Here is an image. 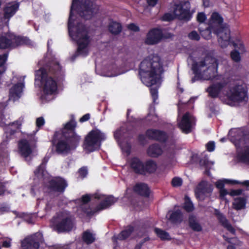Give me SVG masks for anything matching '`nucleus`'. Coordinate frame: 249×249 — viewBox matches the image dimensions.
<instances>
[{
    "label": "nucleus",
    "mask_w": 249,
    "mask_h": 249,
    "mask_svg": "<svg viewBox=\"0 0 249 249\" xmlns=\"http://www.w3.org/2000/svg\"><path fill=\"white\" fill-rule=\"evenodd\" d=\"M182 219H167V223L175 225L177 223H180L182 221Z\"/></svg>",
    "instance_id": "nucleus-54"
},
{
    "label": "nucleus",
    "mask_w": 249,
    "mask_h": 249,
    "mask_svg": "<svg viewBox=\"0 0 249 249\" xmlns=\"http://www.w3.org/2000/svg\"><path fill=\"white\" fill-rule=\"evenodd\" d=\"M182 216V212L178 209L175 208L173 210L169 211L168 212L166 215V218H179Z\"/></svg>",
    "instance_id": "nucleus-39"
},
{
    "label": "nucleus",
    "mask_w": 249,
    "mask_h": 249,
    "mask_svg": "<svg viewBox=\"0 0 249 249\" xmlns=\"http://www.w3.org/2000/svg\"><path fill=\"white\" fill-rule=\"evenodd\" d=\"M94 195H85L82 196L81 198V201L83 204H85L88 203L90 201V200L91 199V198L94 197Z\"/></svg>",
    "instance_id": "nucleus-48"
},
{
    "label": "nucleus",
    "mask_w": 249,
    "mask_h": 249,
    "mask_svg": "<svg viewBox=\"0 0 249 249\" xmlns=\"http://www.w3.org/2000/svg\"><path fill=\"white\" fill-rule=\"evenodd\" d=\"M53 225V230L58 233L70 231L72 230L74 223L72 219H61Z\"/></svg>",
    "instance_id": "nucleus-20"
},
{
    "label": "nucleus",
    "mask_w": 249,
    "mask_h": 249,
    "mask_svg": "<svg viewBox=\"0 0 249 249\" xmlns=\"http://www.w3.org/2000/svg\"><path fill=\"white\" fill-rule=\"evenodd\" d=\"M134 227L133 226L129 225L126 228L121 231L117 235L113 236L112 237L113 242H117V241L120 240L123 241L127 239L134 232Z\"/></svg>",
    "instance_id": "nucleus-25"
},
{
    "label": "nucleus",
    "mask_w": 249,
    "mask_h": 249,
    "mask_svg": "<svg viewBox=\"0 0 249 249\" xmlns=\"http://www.w3.org/2000/svg\"><path fill=\"white\" fill-rule=\"evenodd\" d=\"M146 136L149 138L160 141H164L166 138V135L164 132L153 129L147 130Z\"/></svg>",
    "instance_id": "nucleus-26"
},
{
    "label": "nucleus",
    "mask_w": 249,
    "mask_h": 249,
    "mask_svg": "<svg viewBox=\"0 0 249 249\" xmlns=\"http://www.w3.org/2000/svg\"><path fill=\"white\" fill-rule=\"evenodd\" d=\"M225 183H231L232 184L239 183V181L237 180H229L228 179L219 180L215 182V185L219 189H222L224 188Z\"/></svg>",
    "instance_id": "nucleus-42"
},
{
    "label": "nucleus",
    "mask_w": 249,
    "mask_h": 249,
    "mask_svg": "<svg viewBox=\"0 0 249 249\" xmlns=\"http://www.w3.org/2000/svg\"><path fill=\"white\" fill-rule=\"evenodd\" d=\"M16 216L18 218H23V217H27V218H33L38 216L36 215V213H15Z\"/></svg>",
    "instance_id": "nucleus-45"
},
{
    "label": "nucleus",
    "mask_w": 249,
    "mask_h": 249,
    "mask_svg": "<svg viewBox=\"0 0 249 249\" xmlns=\"http://www.w3.org/2000/svg\"><path fill=\"white\" fill-rule=\"evenodd\" d=\"M189 227L194 231L199 232L202 230L201 225L196 221V219H189Z\"/></svg>",
    "instance_id": "nucleus-37"
},
{
    "label": "nucleus",
    "mask_w": 249,
    "mask_h": 249,
    "mask_svg": "<svg viewBox=\"0 0 249 249\" xmlns=\"http://www.w3.org/2000/svg\"><path fill=\"white\" fill-rule=\"evenodd\" d=\"M242 193L241 190H232L229 193V194L231 196H237L241 194Z\"/></svg>",
    "instance_id": "nucleus-59"
},
{
    "label": "nucleus",
    "mask_w": 249,
    "mask_h": 249,
    "mask_svg": "<svg viewBox=\"0 0 249 249\" xmlns=\"http://www.w3.org/2000/svg\"><path fill=\"white\" fill-rule=\"evenodd\" d=\"M206 19V16L204 13H199L197 16V20L200 23H203Z\"/></svg>",
    "instance_id": "nucleus-51"
},
{
    "label": "nucleus",
    "mask_w": 249,
    "mask_h": 249,
    "mask_svg": "<svg viewBox=\"0 0 249 249\" xmlns=\"http://www.w3.org/2000/svg\"><path fill=\"white\" fill-rule=\"evenodd\" d=\"M163 72L161 59L157 55H151L146 57L139 66L141 79L148 87L158 84Z\"/></svg>",
    "instance_id": "nucleus-2"
},
{
    "label": "nucleus",
    "mask_w": 249,
    "mask_h": 249,
    "mask_svg": "<svg viewBox=\"0 0 249 249\" xmlns=\"http://www.w3.org/2000/svg\"><path fill=\"white\" fill-rule=\"evenodd\" d=\"M220 197L221 199H224L225 196L229 194V192L224 188L220 189L219 191Z\"/></svg>",
    "instance_id": "nucleus-56"
},
{
    "label": "nucleus",
    "mask_w": 249,
    "mask_h": 249,
    "mask_svg": "<svg viewBox=\"0 0 249 249\" xmlns=\"http://www.w3.org/2000/svg\"><path fill=\"white\" fill-rule=\"evenodd\" d=\"M157 87V85H156L150 89V93L153 98V102L155 103L158 98Z\"/></svg>",
    "instance_id": "nucleus-46"
},
{
    "label": "nucleus",
    "mask_w": 249,
    "mask_h": 249,
    "mask_svg": "<svg viewBox=\"0 0 249 249\" xmlns=\"http://www.w3.org/2000/svg\"><path fill=\"white\" fill-rule=\"evenodd\" d=\"M123 73V72L118 71L117 68L113 67V71L112 72H108L107 73L105 74L104 75L107 77H113L122 74Z\"/></svg>",
    "instance_id": "nucleus-47"
},
{
    "label": "nucleus",
    "mask_w": 249,
    "mask_h": 249,
    "mask_svg": "<svg viewBox=\"0 0 249 249\" xmlns=\"http://www.w3.org/2000/svg\"><path fill=\"white\" fill-rule=\"evenodd\" d=\"M154 232L157 236L162 241H170L172 239L169 233L163 230L155 228L154 229Z\"/></svg>",
    "instance_id": "nucleus-34"
},
{
    "label": "nucleus",
    "mask_w": 249,
    "mask_h": 249,
    "mask_svg": "<svg viewBox=\"0 0 249 249\" xmlns=\"http://www.w3.org/2000/svg\"><path fill=\"white\" fill-rule=\"evenodd\" d=\"M184 208L185 210L187 212H191L194 209L192 202L190 200V198L187 196H186L185 197Z\"/></svg>",
    "instance_id": "nucleus-43"
},
{
    "label": "nucleus",
    "mask_w": 249,
    "mask_h": 249,
    "mask_svg": "<svg viewBox=\"0 0 249 249\" xmlns=\"http://www.w3.org/2000/svg\"><path fill=\"white\" fill-rule=\"evenodd\" d=\"M76 124L74 121L71 120L64 125L61 130L62 138L56 145L57 153L66 154L75 148L80 139L74 131Z\"/></svg>",
    "instance_id": "nucleus-3"
},
{
    "label": "nucleus",
    "mask_w": 249,
    "mask_h": 249,
    "mask_svg": "<svg viewBox=\"0 0 249 249\" xmlns=\"http://www.w3.org/2000/svg\"><path fill=\"white\" fill-rule=\"evenodd\" d=\"M48 160V158L45 157L41 164L35 171V175L38 178H42L45 183H48L47 186L53 191L63 192L67 186L66 181L60 178H52L44 170L45 164Z\"/></svg>",
    "instance_id": "nucleus-5"
},
{
    "label": "nucleus",
    "mask_w": 249,
    "mask_h": 249,
    "mask_svg": "<svg viewBox=\"0 0 249 249\" xmlns=\"http://www.w3.org/2000/svg\"><path fill=\"white\" fill-rule=\"evenodd\" d=\"M45 120L43 117H39L36 119V124L38 127H39L44 125Z\"/></svg>",
    "instance_id": "nucleus-55"
},
{
    "label": "nucleus",
    "mask_w": 249,
    "mask_h": 249,
    "mask_svg": "<svg viewBox=\"0 0 249 249\" xmlns=\"http://www.w3.org/2000/svg\"><path fill=\"white\" fill-rule=\"evenodd\" d=\"M232 141L237 147V157L240 160L249 165V147L244 146L243 139H234Z\"/></svg>",
    "instance_id": "nucleus-13"
},
{
    "label": "nucleus",
    "mask_w": 249,
    "mask_h": 249,
    "mask_svg": "<svg viewBox=\"0 0 249 249\" xmlns=\"http://www.w3.org/2000/svg\"><path fill=\"white\" fill-rule=\"evenodd\" d=\"M134 191L138 194L147 196L149 194V189L145 183H138L134 187Z\"/></svg>",
    "instance_id": "nucleus-30"
},
{
    "label": "nucleus",
    "mask_w": 249,
    "mask_h": 249,
    "mask_svg": "<svg viewBox=\"0 0 249 249\" xmlns=\"http://www.w3.org/2000/svg\"><path fill=\"white\" fill-rule=\"evenodd\" d=\"M130 165L133 170L137 173H144V164L138 158H134L130 161Z\"/></svg>",
    "instance_id": "nucleus-28"
},
{
    "label": "nucleus",
    "mask_w": 249,
    "mask_h": 249,
    "mask_svg": "<svg viewBox=\"0 0 249 249\" xmlns=\"http://www.w3.org/2000/svg\"><path fill=\"white\" fill-rule=\"evenodd\" d=\"M69 215V213L64 211L60 213L59 215L58 216V218H68Z\"/></svg>",
    "instance_id": "nucleus-58"
},
{
    "label": "nucleus",
    "mask_w": 249,
    "mask_h": 249,
    "mask_svg": "<svg viewBox=\"0 0 249 249\" xmlns=\"http://www.w3.org/2000/svg\"><path fill=\"white\" fill-rule=\"evenodd\" d=\"M246 204V199L243 197H239L234 199L232 205L234 209L239 210L245 209Z\"/></svg>",
    "instance_id": "nucleus-32"
},
{
    "label": "nucleus",
    "mask_w": 249,
    "mask_h": 249,
    "mask_svg": "<svg viewBox=\"0 0 249 249\" xmlns=\"http://www.w3.org/2000/svg\"><path fill=\"white\" fill-rule=\"evenodd\" d=\"M226 83L224 78L219 80L210 86L207 89L209 95L212 97H216L222 91Z\"/></svg>",
    "instance_id": "nucleus-22"
},
{
    "label": "nucleus",
    "mask_w": 249,
    "mask_h": 249,
    "mask_svg": "<svg viewBox=\"0 0 249 249\" xmlns=\"http://www.w3.org/2000/svg\"><path fill=\"white\" fill-rule=\"evenodd\" d=\"M222 237L225 241L229 244H234V245H240L241 242L236 236L233 237H228L227 234H224L222 235Z\"/></svg>",
    "instance_id": "nucleus-41"
},
{
    "label": "nucleus",
    "mask_w": 249,
    "mask_h": 249,
    "mask_svg": "<svg viewBox=\"0 0 249 249\" xmlns=\"http://www.w3.org/2000/svg\"><path fill=\"white\" fill-rule=\"evenodd\" d=\"M128 28L132 31L136 32L139 31V27L134 24H130L128 25Z\"/></svg>",
    "instance_id": "nucleus-57"
},
{
    "label": "nucleus",
    "mask_w": 249,
    "mask_h": 249,
    "mask_svg": "<svg viewBox=\"0 0 249 249\" xmlns=\"http://www.w3.org/2000/svg\"><path fill=\"white\" fill-rule=\"evenodd\" d=\"M175 155V152L174 151H168L166 153V156L169 159H172L174 158Z\"/></svg>",
    "instance_id": "nucleus-62"
},
{
    "label": "nucleus",
    "mask_w": 249,
    "mask_h": 249,
    "mask_svg": "<svg viewBox=\"0 0 249 249\" xmlns=\"http://www.w3.org/2000/svg\"><path fill=\"white\" fill-rule=\"evenodd\" d=\"M124 129L121 128L114 133V137L118 141L123 152L129 154L130 152V145L129 143L122 142L121 139L124 137Z\"/></svg>",
    "instance_id": "nucleus-23"
},
{
    "label": "nucleus",
    "mask_w": 249,
    "mask_h": 249,
    "mask_svg": "<svg viewBox=\"0 0 249 249\" xmlns=\"http://www.w3.org/2000/svg\"><path fill=\"white\" fill-rule=\"evenodd\" d=\"M2 246L4 248H9L11 246V242L8 240H5L2 242Z\"/></svg>",
    "instance_id": "nucleus-61"
},
{
    "label": "nucleus",
    "mask_w": 249,
    "mask_h": 249,
    "mask_svg": "<svg viewBox=\"0 0 249 249\" xmlns=\"http://www.w3.org/2000/svg\"><path fill=\"white\" fill-rule=\"evenodd\" d=\"M34 137L33 135H30L28 136V140L23 139L18 143V152L25 158H27L32 152L33 145L31 143Z\"/></svg>",
    "instance_id": "nucleus-16"
},
{
    "label": "nucleus",
    "mask_w": 249,
    "mask_h": 249,
    "mask_svg": "<svg viewBox=\"0 0 249 249\" xmlns=\"http://www.w3.org/2000/svg\"><path fill=\"white\" fill-rule=\"evenodd\" d=\"M23 44L32 45L31 41L28 38L17 36L10 33H3L0 27V48H14Z\"/></svg>",
    "instance_id": "nucleus-8"
},
{
    "label": "nucleus",
    "mask_w": 249,
    "mask_h": 249,
    "mask_svg": "<svg viewBox=\"0 0 249 249\" xmlns=\"http://www.w3.org/2000/svg\"><path fill=\"white\" fill-rule=\"evenodd\" d=\"M172 184L174 187L179 186L182 184V179L179 178H174L172 179Z\"/></svg>",
    "instance_id": "nucleus-50"
},
{
    "label": "nucleus",
    "mask_w": 249,
    "mask_h": 249,
    "mask_svg": "<svg viewBox=\"0 0 249 249\" xmlns=\"http://www.w3.org/2000/svg\"><path fill=\"white\" fill-rule=\"evenodd\" d=\"M94 198L101 200V202L95 208L92 209L89 207L84 210V213L88 216H95L99 212L108 208L114 204L117 200L116 198L112 196H106L99 193L95 194Z\"/></svg>",
    "instance_id": "nucleus-10"
},
{
    "label": "nucleus",
    "mask_w": 249,
    "mask_h": 249,
    "mask_svg": "<svg viewBox=\"0 0 249 249\" xmlns=\"http://www.w3.org/2000/svg\"><path fill=\"white\" fill-rule=\"evenodd\" d=\"M213 191L212 186L206 181H202L196 190V196L197 199L203 200L209 196Z\"/></svg>",
    "instance_id": "nucleus-18"
},
{
    "label": "nucleus",
    "mask_w": 249,
    "mask_h": 249,
    "mask_svg": "<svg viewBox=\"0 0 249 249\" xmlns=\"http://www.w3.org/2000/svg\"><path fill=\"white\" fill-rule=\"evenodd\" d=\"M219 223L226 229L231 234L235 236L236 231L234 228L231 225L227 219H218Z\"/></svg>",
    "instance_id": "nucleus-33"
},
{
    "label": "nucleus",
    "mask_w": 249,
    "mask_h": 249,
    "mask_svg": "<svg viewBox=\"0 0 249 249\" xmlns=\"http://www.w3.org/2000/svg\"><path fill=\"white\" fill-rule=\"evenodd\" d=\"M157 1L158 0H147L149 5L151 6H154L156 4Z\"/></svg>",
    "instance_id": "nucleus-63"
},
{
    "label": "nucleus",
    "mask_w": 249,
    "mask_h": 249,
    "mask_svg": "<svg viewBox=\"0 0 249 249\" xmlns=\"http://www.w3.org/2000/svg\"><path fill=\"white\" fill-rule=\"evenodd\" d=\"M79 176L82 178H85L88 174L87 169L85 167L81 168L78 171Z\"/></svg>",
    "instance_id": "nucleus-53"
},
{
    "label": "nucleus",
    "mask_w": 249,
    "mask_h": 249,
    "mask_svg": "<svg viewBox=\"0 0 249 249\" xmlns=\"http://www.w3.org/2000/svg\"><path fill=\"white\" fill-rule=\"evenodd\" d=\"M201 36L206 39H209L211 37V33L213 32L216 34L217 31L215 29H212L209 28V26L204 30H201L199 29Z\"/></svg>",
    "instance_id": "nucleus-40"
},
{
    "label": "nucleus",
    "mask_w": 249,
    "mask_h": 249,
    "mask_svg": "<svg viewBox=\"0 0 249 249\" xmlns=\"http://www.w3.org/2000/svg\"><path fill=\"white\" fill-rule=\"evenodd\" d=\"M108 29L112 34H118L121 31L122 27L119 23L112 21L108 25Z\"/></svg>",
    "instance_id": "nucleus-38"
},
{
    "label": "nucleus",
    "mask_w": 249,
    "mask_h": 249,
    "mask_svg": "<svg viewBox=\"0 0 249 249\" xmlns=\"http://www.w3.org/2000/svg\"><path fill=\"white\" fill-rule=\"evenodd\" d=\"M82 239L83 241L87 245H90L95 241L94 235L88 230L83 232Z\"/></svg>",
    "instance_id": "nucleus-36"
},
{
    "label": "nucleus",
    "mask_w": 249,
    "mask_h": 249,
    "mask_svg": "<svg viewBox=\"0 0 249 249\" xmlns=\"http://www.w3.org/2000/svg\"><path fill=\"white\" fill-rule=\"evenodd\" d=\"M218 63L217 60L210 55H207L199 62L194 63L192 70L196 76L200 79L210 80L216 78L217 80L223 79L221 75H217Z\"/></svg>",
    "instance_id": "nucleus-4"
},
{
    "label": "nucleus",
    "mask_w": 249,
    "mask_h": 249,
    "mask_svg": "<svg viewBox=\"0 0 249 249\" xmlns=\"http://www.w3.org/2000/svg\"><path fill=\"white\" fill-rule=\"evenodd\" d=\"M188 37L190 39L198 40L200 39L199 35L196 31H192L189 35Z\"/></svg>",
    "instance_id": "nucleus-49"
},
{
    "label": "nucleus",
    "mask_w": 249,
    "mask_h": 249,
    "mask_svg": "<svg viewBox=\"0 0 249 249\" xmlns=\"http://www.w3.org/2000/svg\"><path fill=\"white\" fill-rule=\"evenodd\" d=\"M157 169V164L155 161L152 160L147 161L144 165V173L147 172L153 173L155 172Z\"/></svg>",
    "instance_id": "nucleus-35"
},
{
    "label": "nucleus",
    "mask_w": 249,
    "mask_h": 249,
    "mask_svg": "<svg viewBox=\"0 0 249 249\" xmlns=\"http://www.w3.org/2000/svg\"><path fill=\"white\" fill-rule=\"evenodd\" d=\"M206 148L208 151H213L215 149V144L213 142H210L206 144Z\"/></svg>",
    "instance_id": "nucleus-52"
},
{
    "label": "nucleus",
    "mask_w": 249,
    "mask_h": 249,
    "mask_svg": "<svg viewBox=\"0 0 249 249\" xmlns=\"http://www.w3.org/2000/svg\"><path fill=\"white\" fill-rule=\"evenodd\" d=\"M7 55L4 54L0 55V74L2 73L5 70L4 64L7 60Z\"/></svg>",
    "instance_id": "nucleus-44"
},
{
    "label": "nucleus",
    "mask_w": 249,
    "mask_h": 249,
    "mask_svg": "<svg viewBox=\"0 0 249 249\" xmlns=\"http://www.w3.org/2000/svg\"><path fill=\"white\" fill-rule=\"evenodd\" d=\"M35 82L41 85L45 94L51 95L56 91L57 84L55 80L43 68L36 71Z\"/></svg>",
    "instance_id": "nucleus-7"
},
{
    "label": "nucleus",
    "mask_w": 249,
    "mask_h": 249,
    "mask_svg": "<svg viewBox=\"0 0 249 249\" xmlns=\"http://www.w3.org/2000/svg\"><path fill=\"white\" fill-rule=\"evenodd\" d=\"M216 35L218 37V43L219 46L222 48H226L231 43L232 44L233 42L231 40V32L229 28L223 27L217 31Z\"/></svg>",
    "instance_id": "nucleus-17"
},
{
    "label": "nucleus",
    "mask_w": 249,
    "mask_h": 249,
    "mask_svg": "<svg viewBox=\"0 0 249 249\" xmlns=\"http://www.w3.org/2000/svg\"><path fill=\"white\" fill-rule=\"evenodd\" d=\"M190 5L188 1H180L174 4L172 13H166L162 17V20L170 21L175 18L188 20L191 17Z\"/></svg>",
    "instance_id": "nucleus-6"
},
{
    "label": "nucleus",
    "mask_w": 249,
    "mask_h": 249,
    "mask_svg": "<svg viewBox=\"0 0 249 249\" xmlns=\"http://www.w3.org/2000/svg\"><path fill=\"white\" fill-rule=\"evenodd\" d=\"M19 7V4L15 2H12L8 3L5 8L4 17L6 18H9L13 16L17 11Z\"/></svg>",
    "instance_id": "nucleus-29"
},
{
    "label": "nucleus",
    "mask_w": 249,
    "mask_h": 249,
    "mask_svg": "<svg viewBox=\"0 0 249 249\" xmlns=\"http://www.w3.org/2000/svg\"><path fill=\"white\" fill-rule=\"evenodd\" d=\"M79 2L78 12L83 18L90 19L98 11V7L94 3L93 0H73L71 6L68 28L70 36L76 42L78 45L75 57L78 54L86 56L89 51L90 39L87 30L83 25L73 19V11L77 8Z\"/></svg>",
    "instance_id": "nucleus-1"
},
{
    "label": "nucleus",
    "mask_w": 249,
    "mask_h": 249,
    "mask_svg": "<svg viewBox=\"0 0 249 249\" xmlns=\"http://www.w3.org/2000/svg\"><path fill=\"white\" fill-rule=\"evenodd\" d=\"M24 77H14L13 80L17 82V83L12 87L9 91V100L15 101L18 100L21 96L22 89L24 87Z\"/></svg>",
    "instance_id": "nucleus-14"
},
{
    "label": "nucleus",
    "mask_w": 249,
    "mask_h": 249,
    "mask_svg": "<svg viewBox=\"0 0 249 249\" xmlns=\"http://www.w3.org/2000/svg\"><path fill=\"white\" fill-rule=\"evenodd\" d=\"M162 150L158 144H153L150 145L147 149V154L154 158H156L161 155Z\"/></svg>",
    "instance_id": "nucleus-31"
},
{
    "label": "nucleus",
    "mask_w": 249,
    "mask_h": 249,
    "mask_svg": "<svg viewBox=\"0 0 249 249\" xmlns=\"http://www.w3.org/2000/svg\"><path fill=\"white\" fill-rule=\"evenodd\" d=\"M41 239L42 235L38 232L29 236L21 241V249H38Z\"/></svg>",
    "instance_id": "nucleus-15"
},
{
    "label": "nucleus",
    "mask_w": 249,
    "mask_h": 249,
    "mask_svg": "<svg viewBox=\"0 0 249 249\" xmlns=\"http://www.w3.org/2000/svg\"><path fill=\"white\" fill-rule=\"evenodd\" d=\"M23 119H19L14 122L5 127V133L10 135L14 134L17 130L20 129L22 123Z\"/></svg>",
    "instance_id": "nucleus-27"
},
{
    "label": "nucleus",
    "mask_w": 249,
    "mask_h": 249,
    "mask_svg": "<svg viewBox=\"0 0 249 249\" xmlns=\"http://www.w3.org/2000/svg\"><path fill=\"white\" fill-rule=\"evenodd\" d=\"M106 138V135L99 129L91 130L85 137L84 149L87 153L98 149L101 142Z\"/></svg>",
    "instance_id": "nucleus-9"
},
{
    "label": "nucleus",
    "mask_w": 249,
    "mask_h": 249,
    "mask_svg": "<svg viewBox=\"0 0 249 249\" xmlns=\"http://www.w3.org/2000/svg\"><path fill=\"white\" fill-rule=\"evenodd\" d=\"M223 18L220 15L216 13H213L209 20V28L212 29H215L216 31H219L221 29V25L223 22Z\"/></svg>",
    "instance_id": "nucleus-24"
},
{
    "label": "nucleus",
    "mask_w": 249,
    "mask_h": 249,
    "mask_svg": "<svg viewBox=\"0 0 249 249\" xmlns=\"http://www.w3.org/2000/svg\"><path fill=\"white\" fill-rule=\"evenodd\" d=\"M178 125L182 132L188 134L191 132L196 125V119L190 113L187 112L178 118Z\"/></svg>",
    "instance_id": "nucleus-11"
},
{
    "label": "nucleus",
    "mask_w": 249,
    "mask_h": 249,
    "mask_svg": "<svg viewBox=\"0 0 249 249\" xmlns=\"http://www.w3.org/2000/svg\"><path fill=\"white\" fill-rule=\"evenodd\" d=\"M162 37V33L160 30L153 29L147 34L145 41L147 44L153 45L159 43Z\"/></svg>",
    "instance_id": "nucleus-21"
},
{
    "label": "nucleus",
    "mask_w": 249,
    "mask_h": 249,
    "mask_svg": "<svg viewBox=\"0 0 249 249\" xmlns=\"http://www.w3.org/2000/svg\"><path fill=\"white\" fill-rule=\"evenodd\" d=\"M227 96L231 101L234 102H240L247 100V92L241 85L232 87L227 93Z\"/></svg>",
    "instance_id": "nucleus-12"
},
{
    "label": "nucleus",
    "mask_w": 249,
    "mask_h": 249,
    "mask_svg": "<svg viewBox=\"0 0 249 249\" xmlns=\"http://www.w3.org/2000/svg\"><path fill=\"white\" fill-rule=\"evenodd\" d=\"M4 191V186L3 184L0 182V195L2 194Z\"/></svg>",
    "instance_id": "nucleus-64"
},
{
    "label": "nucleus",
    "mask_w": 249,
    "mask_h": 249,
    "mask_svg": "<svg viewBox=\"0 0 249 249\" xmlns=\"http://www.w3.org/2000/svg\"><path fill=\"white\" fill-rule=\"evenodd\" d=\"M232 45L234 49L231 52V57L233 61L239 62L241 60V54L246 52L245 47L243 42L240 40L233 41Z\"/></svg>",
    "instance_id": "nucleus-19"
},
{
    "label": "nucleus",
    "mask_w": 249,
    "mask_h": 249,
    "mask_svg": "<svg viewBox=\"0 0 249 249\" xmlns=\"http://www.w3.org/2000/svg\"><path fill=\"white\" fill-rule=\"evenodd\" d=\"M90 118L89 114H86L83 116L80 119L81 122H84L88 121Z\"/></svg>",
    "instance_id": "nucleus-60"
}]
</instances>
